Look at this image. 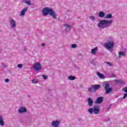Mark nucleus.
Instances as JSON below:
<instances>
[{"mask_svg": "<svg viewBox=\"0 0 127 127\" xmlns=\"http://www.w3.org/2000/svg\"><path fill=\"white\" fill-rule=\"evenodd\" d=\"M5 82H6V83H7V82H9V79H6L5 80Z\"/></svg>", "mask_w": 127, "mask_h": 127, "instance_id": "obj_33", "label": "nucleus"}, {"mask_svg": "<svg viewBox=\"0 0 127 127\" xmlns=\"http://www.w3.org/2000/svg\"><path fill=\"white\" fill-rule=\"evenodd\" d=\"M105 63L109 65V66H112V64L109 62H106Z\"/></svg>", "mask_w": 127, "mask_h": 127, "instance_id": "obj_29", "label": "nucleus"}, {"mask_svg": "<svg viewBox=\"0 0 127 127\" xmlns=\"http://www.w3.org/2000/svg\"><path fill=\"white\" fill-rule=\"evenodd\" d=\"M92 90H93L92 86L91 87L88 88V92H92Z\"/></svg>", "mask_w": 127, "mask_h": 127, "instance_id": "obj_28", "label": "nucleus"}, {"mask_svg": "<svg viewBox=\"0 0 127 127\" xmlns=\"http://www.w3.org/2000/svg\"><path fill=\"white\" fill-rule=\"evenodd\" d=\"M0 125L1 127H3L4 126V122H3V119L2 118V116H0Z\"/></svg>", "mask_w": 127, "mask_h": 127, "instance_id": "obj_11", "label": "nucleus"}, {"mask_svg": "<svg viewBox=\"0 0 127 127\" xmlns=\"http://www.w3.org/2000/svg\"><path fill=\"white\" fill-rule=\"evenodd\" d=\"M105 18H112V14H107V16L105 17Z\"/></svg>", "mask_w": 127, "mask_h": 127, "instance_id": "obj_21", "label": "nucleus"}, {"mask_svg": "<svg viewBox=\"0 0 127 127\" xmlns=\"http://www.w3.org/2000/svg\"><path fill=\"white\" fill-rule=\"evenodd\" d=\"M42 13L44 16L48 15V14H50V15L52 16L53 18H56V14L55 13V12L53 11V9H49L48 7H45L43 9Z\"/></svg>", "mask_w": 127, "mask_h": 127, "instance_id": "obj_1", "label": "nucleus"}, {"mask_svg": "<svg viewBox=\"0 0 127 127\" xmlns=\"http://www.w3.org/2000/svg\"><path fill=\"white\" fill-rule=\"evenodd\" d=\"M100 87H101V85L100 84L92 85V88L93 89V90H94V91H96L98 90V89H99Z\"/></svg>", "mask_w": 127, "mask_h": 127, "instance_id": "obj_10", "label": "nucleus"}, {"mask_svg": "<svg viewBox=\"0 0 127 127\" xmlns=\"http://www.w3.org/2000/svg\"><path fill=\"white\" fill-rule=\"evenodd\" d=\"M33 68L35 71H38L41 69V64L39 63H35L33 65Z\"/></svg>", "mask_w": 127, "mask_h": 127, "instance_id": "obj_6", "label": "nucleus"}, {"mask_svg": "<svg viewBox=\"0 0 127 127\" xmlns=\"http://www.w3.org/2000/svg\"><path fill=\"white\" fill-rule=\"evenodd\" d=\"M68 79L69 80H71V81H74V80H75V79H76V77H75L74 76L70 75L68 77Z\"/></svg>", "mask_w": 127, "mask_h": 127, "instance_id": "obj_19", "label": "nucleus"}, {"mask_svg": "<svg viewBox=\"0 0 127 127\" xmlns=\"http://www.w3.org/2000/svg\"><path fill=\"white\" fill-rule=\"evenodd\" d=\"M23 2L28 4V5H30L31 4V1L29 0H23Z\"/></svg>", "mask_w": 127, "mask_h": 127, "instance_id": "obj_17", "label": "nucleus"}, {"mask_svg": "<svg viewBox=\"0 0 127 127\" xmlns=\"http://www.w3.org/2000/svg\"><path fill=\"white\" fill-rule=\"evenodd\" d=\"M115 83H123V80H115Z\"/></svg>", "mask_w": 127, "mask_h": 127, "instance_id": "obj_22", "label": "nucleus"}, {"mask_svg": "<svg viewBox=\"0 0 127 127\" xmlns=\"http://www.w3.org/2000/svg\"><path fill=\"white\" fill-rule=\"evenodd\" d=\"M28 9V7H26V8H24L21 12L20 15L23 16L24 14H25V12L27 11V10Z\"/></svg>", "mask_w": 127, "mask_h": 127, "instance_id": "obj_8", "label": "nucleus"}, {"mask_svg": "<svg viewBox=\"0 0 127 127\" xmlns=\"http://www.w3.org/2000/svg\"><path fill=\"white\" fill-rule=\"evenodd\" d=\"M88 105L90 106V107H92V106H93V100H92L91 98H88Z\"/></svg>", "mask_w": 127, "mask_h": 127, "instance_id": "obj_13", "label": "nucleus"}, {"mask_svg": "<svg viewBox=\"0 0 127 127\" xmlns=\"http://www.w3.org/2000/svg\"><path fill=\"white\" fill-rule=\"evenodd\" d=\"M90 19H91V20H95V17H94V16H90Z\"/></svg>", "mask_w": 127, "mask_h": 127, "instance_id": "obj_30", "label": "nucleus"}, {"mask_svg": "<svg viewBox=\"0 0 127 127\" xmlns=\"http://www.w3.org/2000/svg\"><path fill=\"white\" fill-rule=\"evenodd\" d=\"M44 45H45V44H44V43L42 44V46H44Z\"/></svg>", "mask_w": 127, "mask_h": 127, "instance_id": "obj_34", "label": "nucleus"}, {"mask_svg": "<svg viewBox=\"0 0 127 127\" xmlns=\"http://www.w3.org/2000/svg\"><path fill=\"white\" fill-rule=\"evenodd\" d=\"M113 23L112 20H102L100 21L98 24V27L100 28H105V27H108Z\"/></svg>", "mask_w": 127, "mask_h": 127, "instance_id": "obj_2", "label": "nucleus"}, {"mask_svg": "<svg viewBox=\"0 0 127 127\" xmlns=\"http://www.w3.org/2000/svg\"><path fill=\"white\" fill-rule=\"evenodd\" d=\"M127 93H124L123 99H126V98H127Z\"/></svg>", "mask_w": 127, "mask_h": 127, "instance_id": "obj_31", "label": "nucleus"}, {"mask_svg": "<svg viewBox=\"0 0 127 127\" xmlns=\"http://www.w3.org/2000/svg\"><path fill=\"white\" fill-rule=\"evenodd\" d=\"M123 91L125 92V93H127V87L124 88L123 89Z\"/></svg>", "mask_w": 127, "mask_h": 127, "instance_id": "obj_27", "label": "nucleus"}, {"mask_svg": "<svg viewBox=\"0 0 127 127\" xmlns=\"http://www.w3.org/2000/svg\"><path fill=\"white\" fill-rule=\"evenodd\" d=\"M43 77L45 80H46V79H47V76L45 75H43Z\"/></svg>", "mask_w": 127, "mask_h": 127, "instance_id": "obj_32", "label": "nucleus"}, {"mask_svg": "<svg viewBox=\"0 0 127 127\" xmlns=\"http://www.w3.org/2000/svg\"><path fill=\"white\" fill-rule=\"evenodd\" d=\"M38 81L35 79H33L32 80V82L34 83H37Z\"/></svg>", "mask_w": 127, "mask_h": 127, "instance_id": "obj_26", "label": "nucleus"}, {"mask_svg": "<svg viewBox=\"0 0 127 127\" xmlns=\"http://www.w3.org/2000/svg\"><path fill=\"white\" fill-rule=\"evenodd\" d=\"M103 100L104 98L103 97H98L97 99L96 103H97V104H101V103H102V102H103Z\"/></svg>", "mask_w": 127, "mask_h": 127, "instance_id": "obj_9", "label": "nucleus"}, {"mask_svg": "<svg viewBox=\"0 0 127 127\" xmlns=\"http://www.w3.org/2000/svg\"><path fill=\"white\" fill-rule=\"evenodd\" d=\"M76 47H77V45H76V44H72L71 45L72 48H76Z\"/></svg>", "mask_w": 127, "mask_h": 127, "instance_id": "obj_24", "label": "nucleus"}, {"mask_svg": "<svg viewBox=\"0 0 127 127\" xmlns=\"http://www.w3.org/2000/svg\"><path fill=\"white\" fill-rule=\"evenodd\" d=\"M99 17H104V16H105V13H104V12L103 11L100 12L99 14Z\"/></svg>", "mask_w": 127, "mask_h": 127, "instance_id": "obj_20", "label": "nucleus"}, {"mask_svg": "<svg viewBox=\"0 0 127 127\" xmlns=\"http://www.w3.org/2000/svg\"><path fill=\"white\" fill-rule=\"evenodd\" d=\"M119 58H121L122 56L125 57L126 56V53H124V52H120L119 53Z\"/></svg>", "mask_w": 127, "mask_h": 127, "instance_id": "obj_18", "label": "nucleus"}, {"mask_svg": "<svg viewBox=\"0 0 127 127\" xmlns=\"http://www.w3.org/2000/svg\"><path fill=\"white\" fill-rule=\"evenodd\" d=\"M22 66H23L22 64H18L17 65V67L18 68H22Z\"/></svg>", "mask_w": 127, "mask_h": 127, "instance_id": "obj_25", "label": "nucleus"}, {"mask_svg": "<svg viewBox=\"0 0 127 127\" xmlns=\"http://www.w3.org/2000/svg\"><path fill=\"white\" fill-rule=\"evenodd\" d=\"M98 50V47H95L91 50V54H96V52Z\"/></svg>", "mask_w": 127, "mask_h": 127, "instance_id": "obj_16", "label": "nucleus"}, {"mask_svg": "<svg viewBox=\"0 0 127 127\" xmlns=\"http://www.w3.org/2000/svg\"><path fill=\"white\" fill-rule=\"evenodd\" d=\"M104 85H105L104 89L105 90L106 94H110V93H111L113 91V88H110V83L105 82Z\"/></svg>", "mask_w": 127, "mask_h": 127, "instance_id": "obj_4", "label": "nucleus"}, {"mask_svg": "<svg viewBox=\"0 0 127 127\" xmlns=\"http://www.w3.org/2000/svg\"><path fill=\"white\" fill-rule=\"evenodd\" d=\"M105 47L107 49H112L114 47V42H108L105 44Z\"/></svg>", "mask_w": 127, "mask_h": 127, "instance_id": "obj_5", "label": "nucleus"}, {"mask_svg": "<svg viewBox=\"0 0 127 127\" xmlns=\"http://www.w3.org/2000/svg\"><path fill=\"white\" fill-rule=\"evenodd\" d=\"M88 112L91 114L94 113L95 115H98L100 113V109H99L98 106H94L93 108L88 109Z\"/></svg>", "mask_w": 127, "mask_h": 127, "instance_id": "obj_3", "label": "nucleus"}, {"mask_svg": "<svg viewBox=\"0 0 127 127\" xmlns=\"http://www.w3.org/2000/svg\"><path fill=\"white\" fill-rule=\"evenodd\" d=\"M10 23L11 24V27L12 28H13V27H15L16 26V24H15V21H14V20L12 19L10 21Z\"/></svg>", "mask_w": 127, "mask_h": 127, "instance_id": "obj_12", "label": "nucleus"}, {"mask_svg": "<svg viewBox=\"0 0 127 127\" xmlns=\"http://www.w3.org/2000/svg\"><path fill=\"white\" fill-rule=\"evenodd\" d=\"M97 75L100 78V79H105V75H104V74H102V73L97 72Z\"/></svg>", "mask_w": 127, "mask_h": 127, "instance_id": "obj_14", "label": "nucleus"}, {"mask_svg": "<svg viewBox=\"0 0 127 127\" xmlns=\"http://www.w3.org/2000/svg\"><path fill=\"white\" fill-rule=\"evenodd\" d=\"M64 26H65V27H66V28H71V26L68 24L64 25Z\"/></svg>", "mask_w": 127, "mask_h": 127, "instance_id": "obj_23", "label": "nucleus"}, {"mask_svg": "<svg viewBox=\"0 0 127 127\" xmlns=\"http://www.w3.org/2000/svg\"><path fill=\"white\" fill-rule=\"evenodd\" d=\"M60 122L58 121H53L52 123V126L54 127H59Z\"/></svg>", "mask_w": 127, "mask_h": 127, "instance_id": "obj_7", "label": "nucleus"}, {"mask_svg": "<svg viewBox=\"0 0 127 127\" xmlns=\"http://www.w3.org/2000/svg\"><path fill=\"white\" fill-rule=\"evenodd\" d=\"M26 112V109L25 107H22L19 109V113H25Z\"/></svg>", "mask_w": 127, "mask_h": 127, "instance_id": "obj_15", "label": "nucleus"}]
</instances>
